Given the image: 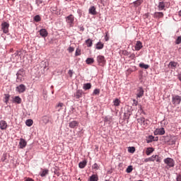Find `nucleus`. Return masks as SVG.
<instances>
[{
  "instance_id": "obj_1",
  "label": "nucleus",
  "mask_w": 181,
  "mask_h": 181,
  "mask_svg": "<svg viewBox=\"0 0 181 181\" xmlns=\"http://www.w3.org/2000/svg\"><path fill=\"white\" fill-rule=\"evenodd\" d=\"M164 163L166 165L167 169L175 167V160H173L172 158H165Z\"/></svg>"
},
{
  "instance_id": "obj_2",
  "label": "nucleus",
  "mask_w": 181,
  "mask_h": 181,
  "mask_svg": "<svg viewBox=\"0 0 181 181\" xmlns=\"http://www.w3.org/2000/svg\"><path fill=\"white\" fill-rule=\"evenodd\" d=\"M66 22L70 28H73L74 26V16L71 14L66 17Z\"/></svg>"
},
{
  "instance_id": "obj_3",
  "label": "nucleus",
  "mask_w": 181,
  "mask_h": 181,
  "mask_svg": "<svg viewBox=\"0 0 181 181\" xmlns=\"http://www.w3.org/2000/svg\"><path fill=\"white\" fill-rule=\"evenodd\" d=\"M139 124H141L144 128L148 127L149 124H151V122H149L148 119H146L144 117H140L137 119Z\"/></svg>"
},
{
  "instance_id": "obj_4",
  "label": "nucleus",
  "mask_w": 181,
  "mask_h": 181,
  "mask_svg": "<svg viewBox=\"0 0 181 181\" xmlns=\"http://www.w3.org/2000/svg\"><path fill=\"white\" fill-rule=\"evenodd\" d=\"M172 103L173 105H179L181 103V97L178 95H174L172 97Z\"/></svg>"
},
{
  "instance_id": "obj_5",
  "label": "nucleus",
  "mask_w": 181,
  "mask_h": 181,
  "mask_svg": "<svg viewBox=\"0 0 181 181\" xmlns=\"http://www.w3.org/2000/svg\"><path fill=\"white\" fill-rule=\"evenodd\" d=\"M4 33H9V23L3 22L1 25Z\"/></svg>"
},
{
  "instance_id": "obj_6",
  "label": "nucleus",
  "mask_w": 181,
  "mask_h": 181,
  "mask_svg": "<svg viewBox=\"0 0 181 181\" xmlns=\"http://www.w3.org/2000/svg\"><path fill=\"white\" fill-rule=\"evenodd\" d=\"M97 62L100 66H104L106 63L105 57L104 56L99 55L97 57Z\"/></svg>"
},
{
  "instance_id": "obj_7",
  "label": "nucleus",
  "mask_w": 181,
  "mask_h": 181,
  "mask_svg": "<svg viewBox=\"0 0 181 181\" xmlns=\"http://www.w3.org/2000/svg\"><path fill=\"white\" fill-rule=\"evenodd\" d=\"M16 91H17L20 94L22 93H25V91H26V86L23 84H21L16 88Z\"/></svg>"
},
{
  "instance_id": "obj_8",
  "label": "nucleus",
  "mask_w": 181,
  "mask_h": 181,
  "mask_svg": "<svg viewBox=\"0 0 181 181\" xmlns=\"http://www.w3.org/2000/svg\"><path fill=\"white\" fill-rule=\"evenodd\" d=\"M27 145H28V142L25 141L24 139H20V142L18 145L20 149H23V148H26Z\"/></svg>"
},
{
  "instance_id": "obj_9",
  "label": "nucleus",
  "mask_w": 181,
  "mask_h": 181,
  "mask_svg": "<svg viewBox=\"0 0 181 181\" xmlns=\"http://www.w3.org/2000/svg\"><path fill=\"white\" fill-rule=\"evenodd\" d=\"M83 94H84L83 90L78 89L74 95L77 100H78V98H81V97H83Z\"/></svg>"
},
{
  "instance_id": "obj_10",
  "label": "nucleus",
  "mask_w": 181,
  "mask_h": 181,
  "mask_svg": "<svg viewBox=\"0 0 181 181\" xmlns=\"http://www.w3.org/2000/svg\"><path fill=\"white\" fill-rule=\"evenodd\" d=\"M155 135H165V129L163 127L156 129L154 132Z\"/></svg>"
},
{
  "instance_id": "obj_11",
  "label": "nucleus",
  "mask_w": 181,
  "mask_h": 181,
  "mask_svg": "<svg viewBox=\"0 0 181 181\" xmlns=\"http://www.w3.org/2000/svg\"><path fill=\"white\" fill-rule=\"evenodd\" d=\"M8 128V123H6V121L5 120H1L0 121V129L3 131H5Z\"/></svg>"
},
{
  "instance_id": "obj_12",
  "label": "nucleus",
  "mask_w": 181,
  "mask_h": 181,
  "mask_svg": "<svg viewBox=\"0 0 181 181\" xmlns=\"http://www.w3.org/2000/svg\"><path fill=\"white\" fill-rule=\"evenodd\" d=\"M144 88H139V89L137 90V98H142V97H144Z\"/></svg>"
},
{
  "instance_id": "obj_13",
  "label": "nucleus",
  "mask_w": 181,
  "mask_h": 181,
  "mask_svg": "<svg viewBox=\"0 0 181 181\" xmlns=\"http://www.w3.org/2000/svg\"><path fill=\"white\" fill-rule=\"evenodd\" d=\"M40 36H42V37H47V35H49V33H47V30H46V29L42 28L40 30Z\"/></svg>"
},
{
  "instance_id": "obj_14",
  "label": "nucleus",
  "mask_w": 181,
  "mask_h": 181,
  "mask_svg": "<svg viewBox=\"0 0 181 181\" xmlns=\"http://www.w3.org/2000/svg\"><path fill=\"white\" fill-rule=\"evenodd\" d=\"M69 126V128H72V129L77 128V127H78V122L76 120L70 122Z\"/></svg>"
},
{
  "instance_id": "obj_15",
  "label": "nucleus",
  "mask_w": 181,
  "mask_h": 181,
  "mask_svg": "<svg viewBox=\"0 0 181 181\" xmlns=\"http://www.w3.org/2000/svg\"><path fill=\"white\" fill-rule=\"evenodd\" d=\"M88 12L90 15H97V11L95 6H92L90 7Z\"/></svg>"
},
{
  "instance_id": "obj_16",
  "label": "nucleus",
  "mask_w": 181,
  "mask_h": 181,
  "mask_svg": "<svg viewBox=\"0 0 181 181\" xmlns=\"http://www.w3.org/2000/svg\"><path fill=\"white\" fill-rule=\"evenodd\" d=\"M142 42L141 41H137L135 45V50L139 51L142 49Z\"/></svg>"
},
{
  "instance_id": "obj_17",
  "label": "nucleus",
  "mask_w": 181,
  "mask_h": 181,
  "mask_svg": "<svg viewBox=\"0 0 181 181\" xmlns=\"http://www.w3.org/2000/svg\"><path fill=\"white\" fill-rule=\"evenodd\" d=\"M177 66V62H170L168 64V67H170L173 70H175Z\"/></svg>"
},
{
  "instance_id": "obj_18",
  "label": "nucleus",
  "mask_w": 181,
  "mask_h": 181,
  "mask_svg": "<svg viewBox=\"0 0 181 181\" xmlns=\"http://www.w3.org/2000/svg\"><path fill=\"white\" fill-rule=\"evenodd\" d=\"M47 175H49V170L47 169L42 170V171L40 173V176H41V177H45Z\"/></svg>"
},
{
  "instance_id": "obj_19",
  "label": "nucleus",
  "mask_w": 181,
  "mask_h": 181,
  "mask_svg": "<svg viewBox=\"0 0 181 181\" xmlns=\"http://www.w3.org/2000/svg\"><path fill=\"white\" fill-rule=\"evenodd\" d=\"M19 76H21V77H23L25 76V70L20 69L17 73V80H19Z\"/></svg>"
},
{
  "instance_id": "obj_20",
  "label": "nucleus",
  "mask_w": 181,
  "mask_h": 181,
  "mask_svg": "<svg viewBox=\"0 0 181 181\" xmlns=\"http://www.w3.org/2000/svg\"><path fill=\"white\" fill-rule=\"evenodd\" d=\"M87 47H91L93 46V40L91 39H88L85 41Z\"/></svg>"
},
{
  "instance_id": "obj_21",
  "label": "nucleus",
  "mask_w": 181,
  "mask_h": 181,
  "mask_svg": "<svg viewBox=\"0 0 181 181\" xmlns=\"http://www.w3.org/2000/svg\"><path fill=\"white\" fill-rule=\"evenodd\" d=\"M96 49L98 50H101V49H104V44H103V42H98L96 44Z\"/></svg>"
},
{
  "instance_id": "obj_22",
  "label": "nucleus",
  "mask_w": 181,
  "mask_h": 181,
  "mask_svg": "<svg viewBox=\"0 0 181 181\" xmlns=\"http://www.w3.org/2000/svg\"><path fill=\"white\" fill-rule=\"evenodd\" d=\"M154 18H158V19H160V18H163V13H162V12H156L154 13Z\"/></svg>"
},
{
  "instance_id": "obj_23",
  "label": "nucleus",
  "mask_w": 181,
  "mask_h": 181,
  "mask_svg": "<svg viewBox=\"0 0 181 181\" xmlns=\"http://www.w3.org/2000/svg\"><path fill=\"white\" fill-rule=\"evenodd\" d=\"M144 4V0H137L134 2V5L136 7L140 6V5H142Z\"/></svg>"
},
{
  "instance_id": "obj_24",
  "label": "nucleus",
  "mask_w": 181,
  "mask_h": 181,
  "mask_svg": "<svg viewBox=\"0 0 181 181\" xmlns=\"http://www.w3.org/2000/svg\"><path fill=\"white\" fill-rule=\"evenodd\" d=\"M158 9L159 11H163L165 9V3L163 1L158 3Z\"/></svg>"
},
{
  "instance_id": "obj_25",
  "label": "nucleus",
  "mask_w": 181,
  "mask_h": 181,
  "mask_svg": "<svg viewBox=\"0 0 181 181\" xmlns=\"http://www.w3.org/2000/svg\"><path fill=\"white\" fill-rule=\"evenodd\" d=\"M144 162L146 163L148 162H155V157H153V155L150 157V158H147L144 160Z\"/></svg>"
},
{
  "instance_id": "obj_26",
  "label": "nucleus",
  "mask_w": 181,
  "mask_h": 181,
  "mask_svg": "<svg viewBox=\"0 0 181 181\" xmlns=\"http://www.w3.org/2000/svg\"><path fill=\"white\" fill-rule=\"evenodd\" d=\"M87 165V162L86 161H82V162H80L79 164H78V167L81 168V169H84V168H86Z\"/></svg>"
},
{
  "instance_id": "obj_27",
  "label": "nucleus",
  "mask_w": 181,
  "mask_h": 181,
  "mask_svg": "<svg viewBox=\"0 0 181 181\" xmlns=\"http://www.w3.org/2000/svg\"><path fill=\"white\" fill-rule=\"evenodd\" d=\"M83 90H90V88H91V83H88L83 84Z\"/></svg>"
},
{
  "instance_id": "obj_28",
  "label": "nucleus",
  "mask_w": 181,
  "mask_h": 181,
  "mask_svg": "<svg viewBox=\"0 0 181 181\" xmlns=\"http://www.w3.org/2000/svg\"><path fill=\"white\" fill-rule=\"evenodd\" d=\"M152 152H153V148H147L146 151V154L147 155V156H149L150 154L152 153Z\"/></svg>"
},
{
  "instance_id": "obj_29",
  "label": "nucleus",
  "mask_w": 181,
  "mask_h": 181,
  "mask_svg": "<svg viewBox=\"0 0 181 181\" xmlns=\"http://www.w3.org/2000/svg\"><path fill=\"white\" fill-rule=\"evenodd\" d=\"M25 124L27 125V127H32V125H33V120L30 119H27L25 122Z\"/></svg>"
},
{
  "instance_id": "obj_30",
  "label": "nucleus",
  "mask_w": 181,
  "mask_h": 181,
  "mask_svg": "<svg viewBox=\"0 0 181 181\" xmlns=\"http://www.w3.org/2000/svg\"><path fill=\"white\" fill-rule=\"evenodd\" d=\"M90 181H98V175H93L90 177Z\"/></svg>"
},
{
  "instance_id": "obj_31",
  "label": "nucleus",
  "mask_w": 181,
  "mask_h": 181,
  "mask_svg": "<svg viewBox=\"0 0 181 181\" xmlns=\"http://www.w3.org/2000/svg\"><path fill=\"white\" fill-rule=\"evenodd\" d=\"M139 67H141V69H145L146 70H147V69H149V65L141 63L139 64Z\"/></svg>"
},
{
  "instance_id": "obj_32",
  "label": "nucleus",
  "mask_w": 181,
  "mask_h": 181,
  "mask_svg": "<svg viewBox=\"0 0 181 181\" xmlns=\"http://www.w3.org/2000/svg\"><path fill=\"white\" fill-rule=\"evenodd\" d=\"M14 101L15 103H17V104H21V103H22V99L19 96H16Z\"/></svg>"
},
{
  "instance_id": "obj_33",
  "label": "nucleus",
  "mask_w": 181,
  "mask_h": 181,
  "mask_svg": "<svg viewBox=\"0 0 181 181\" xmlns=\"http://www.w3.org/2000/svg\"><path fill=\"white\" fill-rule=\"evenodd\" d=\"M86 62V64H93V63H94V59L88 58Z\"/></svg>"
},
{
  "instance_id": "obj_34",
  "label": "nucleus",
  "mask_w": 181,
  "mask_h": 181,
  "mask_svg": "<svg viewBox=\"0 0 181 181\" xmlns=\"http://www.w3.org/2000/svg\"><path fill=\"white\" fill-rule=\"evenodd\" d=\"M64 105V103H59L56 105V110H58V111H60V110H62V107H63Z\"/></svg>"
},
{
  "instance_id": "obj_35",
  "label": "nucleus",
  "mask_w": 181,
  "mask_h": 181,
  "mask_svg": "<svg viewBox=\"0 0 181 181\" xmlns=\"http://www.w3.org/2000/svg\"><path fill=\"white\" fill-rule=\"evenodd\" d=\"M42 121L43 124H48V122H49V117H47V116H44L42 118Z\"/></svg>"
},
{
  "instance_id": "obj_36",
  "label": "nucleus",
  "mask_w": 181,
  "mask_h": 181,
  "mask_svg": "<svg viewBox=\"0 0 181 181\" xmlns=\"http://www.w3.org/2000/svg\"><path fill=\"white\" fill-rule=\"evenodd\" d=\"M113 103H114V105H115V107H118V106L119 105L121 101H119V99L116 98V99L114 100Z\"/></svg>"
},
{
  "instance_id": "obj_37",
  "label": "nucleus",
  "mask_w": 181,
  "mask_h": 181,
  "mask_svg": "<svg viewBox=\"0 0 181 181\" xmlns=\"http://www.w3.org/2000/svg\"><path fill=\"white\" fill-rule=\"evenodd\" d=\"M132 170H134V168L132 167V165H129L126 170V172L127 173H131Z\"/></svg>"
},
{
  "instance_id": "obj_38",
  "label": "nucleus",
  "mask_w": 181,
  "mask_h": 181,
  "mask_svg": "<svg viewBox=\"0 0 181 181\" xmlns=\"http://www.w3.org/2000/svg\"><path fill=\"white\" fill-rule=\"evenodd\" d=\"M35 22H40L42 21V18H40V16L37 15L34 17Z\"/></svg>"
},
{
  "instance_id": "obj_39",
  "label": "nucleus",
  "mask_w": 181,
  "mask_h": 181,
  "mask_svg": "<svg viewBox=\"0 0 181 181\" xmlns=\"http://www.w3.org/2000/svg\"><path fill=\"white\" fill-rule=\"evenodd\" d=\"M92 169H93L94 170H98V169H100V167L98 166V164L94 163L92 166Z\"/></svg>"
},
{
  "instance_id": "obj_40",
  "label": "nucleus",
  "mask_w": 181,
  "mask_h": 181,
  "mask_svg": "<svg viewBox=\"0 0 181 181\" xmlns=\"http://www.w3.org/2000/svg\"><path fill=\"white\" fill-rule=\"evenodd\" d=\"M100 95V89H95L93 93V95Z\"/></svg>"
},
{
  "instance_id": "obj_41",
  "label": "nucleus",
  "mask_w": 181,
  "mask_h": 181,
  "mask_svg": "<svg viewBox=\"0 0 181 181\" xmlns=\"http://www.w3.org/2000/svg\"><path fill=\"white\" fill-rule=\"evenodd\" d=\"M128 151L130 153H134V152H135V147L132 146V147H129L128 148Z\"/></svg>"
},
{
  "instance_id": "obj_42",
  "label": "nucleus",
  "mask_w": 181,
  "mask_h": 181,
  "mask_svg": "<svg viewBox=\"0 0 181 181\" xmlns=\"http://www.w3.org/2000/svg\"><path fill=\"white\" fill-rule=\"evenodd\" d=\"M153 158H155V160L157 162H160V157L158 155H153Z\"/></svg>"
},
{
  "instance_id": "obj_43",
  "label": "nucleus",
  "mask_w": 181,
  "mask_h": 181,
  "mask_svg": "<svg viewBox=\"0 0 181 181\" xmlns=\"http://www.w3.org/2000/svg\"><path fill=\"white\" fill-rule=\"evenodd\" d=\"M180 43H181V36H179V37L177 38L176 41H175V44H176V45H180Z\"/></svg>"
},
{
  "instance_id": "obj_44",
  "label": "nucleus",
  "mask_w": 181,
  "mask_h": 181,
  "mask_svg": "<svg viewBox=\"0 0 181 181\" xmlns=\"http://www.w3.org/2000/svg\"><path fill=\"white\" fill-rule=\"evenodd\" d=\"M8 101H9V95H5L4 103H6V104H8Z\"/></svg>"
},
{
  "instance_id": "obj_45",
  "label": "nucleus",
  "mask_w": 181,
  "mask_h": 181,
  "mask_svg": "<svg viewBox=\"0 0 181 181\" xmlns=\"http://www.w3.org/2000/svg\"><path fill=\"white\" fill-rule=\"evenodd\" d=\"M75 54L76 56H80V54H81V50H80V49H76Z\"/></svg>"
},
{
  "instance_id": "obj_46",
  "label": "nucleus",
  "mask_w": 181,
  "mask_h": 181,
  "mask_svg": "<svg viewBox=\"0 0 181 181\" xmlns=\"http://www.w3.org/2000/svg\"><path fill=\"white\" fill-rule=\"evenodd\" d=\"M68 52H69V53H73V52H74V47H69L68 48Z\"/></svg>"
},
{
  "instance_id": "obj_47",
  "label": "nucleus",
  "mask_w": 181,
  "mask_h": 181,
  "mask_svg": "<svg viewBox=\"0 0 181 181\" xmlns=\"http://www.w3.org/2000/svg\"><path fill=\"white\" fill-rule=\"evenodd\" d=\"M153 138H154L153 136H148V139H149V140H148L147 142H148V143L152 142V141H153Z\"/></svg>"
},
{
  "instance_id": "obj_48",
  "label": "nucleus",
  "mask_w": 181,
  "mask_h": 181,
  "mask_svg": "<svg viewBox=\"0 0 181 181\" xmlns=\"http://www.w3.org/2000/svg\"><path fill=\"white\" fill-rule=\"evenodd\" d=\"M133 105H135V107H136V105H138V100L134 99L133 100Z\"/></svg>"
},
{
  "instance_id": "obj_49",
  "label": "nucleus",
  "mask_w": 181,
  "mask_h": 181,
  "mask_svg": "<svg viewBox=\"0 0 181 181\" xmlns=\"http://www.w3.org/2000/svg\"><path fill=\"white\" fill-rule=\"evenodd\" d=\"M6 160V155L4 154L3 157L1 158V161L5 162Z\"/></svg>"
},
{
  "instance_id": "obj_50",
  "label": "nucleus",
  "mask_w": 181,
  "mask_h": 181,
  "mask_svg": "<svg viewBox=\"0 0 181 181\" xmlns=\"http://www.w3.org/2000/svg\"><path fill=\"white\" fill-rule=\"evenodd\" d=\"M68 74L70 76V77H73V71L69 70V72H68Z\"/></svg>"
},
{
  "instance_id": "obj_51",
  "label": "nucleus",
  "mask_w": 181,
  "mask_h": 181,
  "mask_svg": "<svg viewBox=\"0 0 181 181\" xmlns=\"http://www.w3.org/2000/svg\"><path fill=\"white\" fill-rule=\"evenodd\" d=\"M177 181H181V175H178L177 176Z\"/></svg>"
},
{
  "instance_id": "obj_52",
  "label": "nucleus",
  "mask_w": 181,
  "mask_h": 181,
  "mask_svg": "<svg viewBox=\"0 0 181 181\" xmlns=\"http://www.w3.org/2000/svg\"><path fill=\"white\" fill-rule=\"evenodd\" d=\"M25 181H35V180H33V179L30 177H28V178H25Z\"/></svg>"
},
{
  "instance_id": "obj_53",
  "label": "nucleus",
  "mask_w": 181,
  "mask_h": 181,
  "mask_svg": "<svg viewBox=\"0 0 181 181\" xmlns=\"http://www.w3.org/2000/svg\"><path fill=\"white\" fill-rule=\"evenodd\" d=\"M123 54H124V56H128L129 53L127 50L123 51Z\"/></svg>"
},
{
  "instance_id": "obj_54",
  "label": "nucleus",
  "mask_w": 181,
  "mask_h": 181,
  "mask_svg": "<svg viewBox=\"0 0 181 181\" xmlns=\"http://www.w3.org/2000/svg\"><path fill=\"white\" fill-rule=\"evenodd\" d=\"M80 30L81 31V32H84V27H80Z\"/></svg>"
},
{
  "instance_id": "obj_55",
  "label": "nucleus",
  "mask_w": 181,
  "mask_h": 181,
  "mask_svg": "<svg viewBox=\"0 0 181 181\" xmlns=\"http://www.w3.org/2000/svg\"><path fill=\"white\" fill-rule=\"evenodd\" d=\"M178 80H180V81H181V74H178Z\"/></svg>"
},
{
  "instance_id": "obj_56",
  "label": "nucleus",
  "mask_w": 181,
  "mask_h": 181,
  "mask_svg": "<svg viewBox=\"0 0 181 181\" xmlns=\"http://www.w3.org/2000/svg\"><path fill=\"white\" fill-rule=\"evenodd\" d=\"M17 81H22V77H21V76H19V79H17Z\"/></svg>"
},
{
  "instance_id": "obj_57",
  "label": "nucleus",
  "mask_w": 181,
  "mask_h": 181,
  "mask_svg": "<svg viewBox=\"0 0 181 181\" xmlns=\"http://www.w3.org/2000/svg\"><path fill=\"white\" fill-rule=\"evenodd\" d=\"M179 16H181V10L179 12Z\"/></svg>"
},
{
  "instance_id": "obj_58",
  "label": "nucleus",
  "mask_w": 181,
  "mask_h": 181,
  "mask_svg": "<svg viewBox=\"0 0 181 181\" xmlns=\"http://www.w3.org/2000/svg\"><path fill=\"white\" fill-rule=\"evenodd\" d=\"M78 180H80V181H81V179L78 178Z\"/></svg>"
},
{
  "instance_id": "obj_59",
  "label": "nucleus",
  "mask_w": 181,
  "mask_h": 181,
  "mask_svg": "<svg viewBox=\"0 0 181 181\" xmlns=\"http://www.w3.org/2000/svg\"><path fill=\"white\" fill-rule=\"evenodd\" d=\"M105 37H107V35H106Z\"/></svg>"
}]
</instances>
